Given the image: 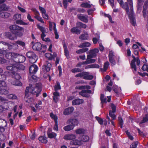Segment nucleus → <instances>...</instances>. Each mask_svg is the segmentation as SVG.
<instances>
[{
  "instance_id": "43",
  "label": "nucleus",
  "mask_w": 148,
  "mask_h": 148,
  "mask_svg": "<svg viewBox=\"0 0 148 148\" xmlns=\"http://www.w3.org/2000/svg\"><path fill=\"white\" fill-rule=\"evenodd\" d=\"M148 121V114H146L143 118V119L140 123V125L142 123H145Z\"/></svg>"
},
{
  "instance_id": "37",
  "label": "nucleus",
  "mask_w": 148,
  "mask_h": 148,
  "mask_svg": "<svg viewBox=\"0 0 148 148\" xmlns=\"http://www.w3.org/2000/svg\"><path fill=\"white\" fill-rule=\"evenodd\" d=\"M54 90L55 92H57L58 90L61 89V86L59 82L57 81L56 84L54 86Z\"/></svg>"
},
{
  "instance_id": "50",
  "label": "nucleus",
  "mask_w": 148,
  "mask_h": 148,
  "mask_svg": "<svg viewBox=\"0 0 148 148\" xmlns=\"http://www.w3.org/2000/svg\"><path fill=\"white\" fill-rule=\"evenodd\" d=\"M100 98L102 104H103L104 103H106V98H105L103 95L102 94H101Z\"/></svg>"
},
{
  "instance_id": "34",
  "label": "nucleus",
  "mask_w": 148,
  "mask_h": 148,
  "mask_svg": "<svg viewBox=\"0 0 148 148\" xmlns=\"http://www.w3.org/2000/svg\"><path fill=\"white\" fill-rule=\"evenodd\" d=\"M75 132L77 134H81L85 133L86 131L84 129H79L75 130Z\"/></svg>"
},
{
  "instance_id": "21",
  "label": "nucleus",
  "mask_w": 148,
  "mask_h": 148,
  "mask_svg": "<svg viewBox=\"0 0 148 148\" xmlns=\"http://www.w3.org/2000/svg\"><path fill=\"white\" fill-rule=\"evenodd\" d=\"M5 10H0V16L4 18H7L10 16V14L5 12Z\"/></svg>"
},
{
  "instance_id": "16",
  "label": "nucleus",
  "mask_w": 148,
  "mask_h": 148,
  "mask_svg": "<svg viewBox=\"0 0 148 148\" xmlns=\"http://www.w3.org/2000/svg\"><path fill=\"white\" fill-rule=\"evenodd\" d=\"M76 136L73 134H67L65 135L64 137V138L66 140H71L75 138Z\"/></svg>"
},
{
  "instance_id": "19",
  "label": "nucleus",
  "mask_w": 148,
  "mask_h": 148,
  "mask_svg": "<svg viewBox=\"0 0 148 148\" xmlns=\"http://www.w3.org/2000/svg\"><path fill=\"white\" fill-rule=\"evenodd\" d=\"M11 64L15 65L16 67V68H15V70H18V69L23 70L25 69V67L24 66L21 64L18 63L16 62H14L13 63H12Z\"/></svg>"
},
{
  "instance_id": "1",
  "label": "nucleus",
  "mask_w": 148,
  "mask_h": 148,
  "mask_svg": "<svg viewBox=\"0 0 148 148\" xmlns=\"http://www.w3.org/2000/svg\"><path fill=\"white\" fill-rule=\"evenodd\" d=\"M41 84L40 83H38L36 85H29V87L26 88L25 90V95L27 96L28 92L36 95L37 97L41 92Z\"/></svg>"
},
{
  "instance_id": "10",
  "label": "nucleus",
  "mask_w": 148,
  "mask_h": 148,
  "mask_svg": "<svg viewBox=\"0 0 148 148\" xmlns=\"http://www.w3.org/2000/svg\"><path fill=\"white\" fill-rule=\"evenodd\" d=\"M120 6L123 8L125 9H128L130 8V6L129 4V6H128L127 3L126 2L124 3L122 0H117Z\"/></svg>"
},
{
  "instance_id": "23",
  "label": "nucleus",
  "mask_w": 148,
  "mask_h": 148,
  "mask_svg": "<svg viewBox=\"0 0 148 148\" xmlns=\"http://www.w3.org/2000/svg\"><path fill=\"white\" fill-rule=\"evenodd\" d=\"M14 62H15L13 61L12 60H11L10 61V65L7 66L6 67L7 70H15V68H16L15 65L11 64L12 63H14Z\"/></svg>"
},
{
  "instance_id": "18",
  "label": "nucleus",
  "mask_w": 148,
  "mask_h": 148,
  "mask_svg": "<svg viewBox=\"0 0 148 148\" xmlns=\"http://www.w3.org/2000/svg\"><path fill=\"white\" fill-rule=\"evenodd\" d=\"M91 56L90 55L87 56V59L86 61L84 62V63H86V64L94 63L95 61V59H91L92 58L94 57Z\"/></svg>"
},
{
  "instance_id": "31",
  "label": "nucleus",
  "mask_w": 148,
  "mask_h": 148,
  "mask_svg": "<svg viewBox=\"0 0 148 148\" xmlns=\"http://www.w3.org/2000/svg\"><path fill=\"white\" fill-rule=\"evenodd\" d=\"M47 32H42V34H41V38L42 39V40L43 41H45L46 42H48L50 41V40L49 38H45V37L46 36V35L45 34L46 33H47Z\"/></svg>"
},
{
  "instance_id": "27",
  "label": "nucleus",
  "mask_w": 148,
  "mask_h": 148,
  "mask_svg": "<svg viewBox=\"0 0 148 148\" xmlns=\"http://www.w3.org/2000/svg\"><path fill=\"white\" fill-rule=\"evenodd\" d=\"M70 144L71 145H79L82 144V141L81 140L75 139L71 141Z\"/></svg>"
},
{
  "instance_id": "14",
  "label": "nucleus",
  "mask_w": 148,
  "mask_h": 148,
  "mask_svg": "<svg viewBox=\"0 0 148 148\" xmlns=\"http://www.w3.org/2000/svg\"><path fill=\"white\" fill-rule=\"evenodd\" d=\"M42 45L39 42L35 43L33 46V49L35 50L40 51L42 49Z\"/></svg>"
},
{
  "instance_id": "3",
  "label": "nucleus",
  "mask_w": 148,
  "mask_h": 148,
  "mask_svg": "<svg viewBox=\"0 0 148 148\" xmlns=\"http://www.w3.org/2000/svg\"><path fill=\"white\" fill-rule=\"evenodd\" d=\"M90 86H77L75 87L76 89H86L82 90L81 92H79V93L80 95L86 97H88L89 96V94L91 93V91L90 90H88V89H90Z\"/></svg>"
},
{
  "instance_id": "57",
  "label": "nucleus",
  "mask_w": 148,
  "mask_h": 148,
  "mask_svg": "<svg viewBox=\"0 0 148 148\" xmlns=\"http://www.w3.org/2000/svg\"><path fill=\"white\" fill-rule=\"evenodd\" d=\"M89 139V137L88 136L85 135L82 136V140L83 141L86 142L88 141Z\"/></svg>"
},
{
  "instance_id": "25",
  "label": "nucleus",
  "mask_w": 148,
  "mask_h": 148,
  "mask_svg": "<svg viewBox=\"0 0 148 148\" xmlns=\"http://www.w3.org/2000/svg\"><path fill=\"white\" fill-rule=\"evenodd\" d=\"M99 50L98 49H95L92 50H91L90 51V54L88 55L91 56L95 57L96 56V53H98Z\"/></svg>"
},
{
  "instance_id": "61",
  "label": "nucleus",
  "mask_w": 148,
  "mask_h": 148,
  "mask_svg": "<svg viewBox=\"0 0 148 148\" xmlns=\"http://www.w3.org/2000/svg\"><path fill=\"white\" fill-rule=\"evenodd\" d=\"M118 118L120 127L121 128H122L123 124V121L121 117H119Z\"/></svg>"
},
{
  "instance_id": "47",
  "label": "nucleus",
  "mask_w": 148,
  "mask_h": 148,
  "mask_svg": "<svg viewBox=\"0 0 148 148\" xmlns=\"http://www.w3.org/2000/svg\"><path fill=\"white\" fill-rule=\"evenodd\" d=\"M50 116L52 119H54L55 124L57 125L58 124V118L56 116L54 115L52 113H51L50 114Z\"/></svg>"
},
{
  "instance_id": "36",
  "label": "nucleus",
  "mask_w": 148,
  "mask_h": 148,
  "mask_svg": "<svg viewBox=\"0 0 148 148\" xmlns=\"http://www.w3.org/2000/svg\"><path fill=\"white\" fill-rule=\"evenodd\" d=\"M71 31L72 32L75 33L77 34H79L80 33V31L77 27H74L71 28Z\"/></svg>"
},
{
  "instance_id": "46",
  "label": "nucleus",
  "mask_w": 148,
  "mask_h": 148,
  "mask_svg": "<svg viewBox=\"0 0 148 148\" xmlns=\"http://www.w3.org/2000/svg\"><path fill=\"white\" fill-rule=\"evenodd\" d=\"M88 50V49L87 48H83L76 51V53L78 54H80L84 52L87 51Z\"/></svg>"
},
{
  "instance_id": "8",
  "label": "nucleus",
  "mask_w": 148,
  "mask_h": 148,
  "mask_svg": "<svg viewBox=\"0 0 148 148\" xmlns=\"http://www.w3.org/2000/svg\"><path fill=\"white\" fill-rule=\"evenodd\" d=\"M0 93L2 94H6L8 93V91L5 89L6 84L5 82L2 80L0 83Z\"/></svg>"
},
{
  "instance_id": "5",
  "label": "nucleus",
  "mask_w": 148,
  "mask_h": 148,
  "mask_svg": "<svg viewBox=\"0 0 148 148\" xmlns=\"http://www.w3.org/2000/svg\"><path fill=\"white\" fill-rule=\"evenodd\" d=\"M10 28L11 30H17L20 31L16 32L15 34L16 35L18 36H21L23 35V33L22 32H24V28L21 27L19 26L16 25H14L10 26Z\"/></svg>"
},
{
  "instance_id": "54",
  "label": "nucleus",
  "mask_w": 148,
  "mask_h": 148,
  "mask_svg": "<svg viewBox=\"0 0 148 148\" xmlns=\"http://www.w3.org/2000/svg\"><path fill=\"white\" fill-rule=\"evenodd\" d=\"M6 62V60L4 58L3 55L0 53V63H3Z\"/></svg>"
},
{
  "instance_id": "41",
  "label": "nucleus",
  "mask_w": 148,
  "mask_h": 148,
  "mask_svg": "<svg viewBox=\"0 0 148 148\" xmlns=\"http://www.w3.org/2000/svg\"><path fill=\"white\" fill-rule=\"evenodd\" d=\"M47 135L49 138H55L57 134L56 133L54 132H47Z\"/></svg>"
},
{
  "instance_id": "64",
  "label": "nucleus",
  "mask_w": 148,
  "mask_h": 148,
  "mask_svg": "<svg viewBox=\"0 0 148 148\" xmlns=\"http://www.w3.org/2000/svg\"><path fill=\"white\" fill-rule=\"evenodd\" d=\"M148 8V0L145 1L143 6V9H147Z\"/></svg>"
},
{
  "instance_id": "60",
  "label": "nucleus",
  "mask_w": 148,
  "mask_h": 148,
  "mask_svg": "<svg viewBox=\"0 0 148 148\" xmlns=\"http://www.w3.org/2000/svg\"><path fill=\"white\" fill-rule=\"evenodd\" d=\"M142 69L144 71L148 72V65L147 64H144L142 67Z\"/></svg>"
},
{
  "instance_id": "56",
  "label": "nucleus",
  "mask_w": 148,
  "mask_h": 148,
  "mask_svg": "<svg viewBox=\"0 0 148 148\" xmlns=\"http://www.w3.org/2000/svg\"><path fill=\"white\" fill-rule=\"evenodd\" d=\"M109 66V63L108 62H107L105 63L104 65V67L103 71H106L108 68Z\"/></svg>"
},
{
  "instance_id": "4",
  "label": "nucleus",
  "mask_w": 148,
  "mask_h": 148,
  "mask_svg": "<svg viewBox=\"0 0 148 148\" xmlns=\"http://www.w3.org/2000/svg\"><path fill=\"white\" fill-rule=\"evenodd\" d=\"M38 67L37 65L35 64L32 65L29 68V78L31 81L36 80V77L34 75L35 74L38 70Z\"/></svg>"
},
{
  "instance_id": "62",
  "label": "nucleus",
  "mask_w": 148,
  "mask_h": 148,
  "mask_svg": "<svg viewBox=\"0 0 148 148\" xmlns=\"http://www.w3.org/2000/svg\"><path fill=\"white\" fill-rule=\"evenodd\" d=\"M85 79L90 80L92 79L93 78V76L89 74V73L88 72L87 77H85Z\"/></svg>"
},
{
  "instance_id": "58",
  "label": "nucleus",
  "mask_w": 148,
  "mask_h": 148,
  "mask_svg": "<svg viewBox=\"0 0 148 148\" xmlns=\"http://www.w3.org/2000/svg\"><path fill=\"white\" fill-rule=\"evenodd\" d=\"M12 53H7L5 55V57L7 58L10 60L12 59Z\"/></svg>"
},
{
  "instance_id": "38",
  "label": "nucleus",
  "mask_w": 148,
  "mask_h": 148,
  "mask_svg": "<svg viewBox=\"0 0 148 148\" xmlns=\"http://www.w3.org/2000/svg\"><path fill=\"white\" fill-rule=\"evenodd\" d=\"M113 90L117 94L121 92V88H118L117 86H114L113 87Z\"/></svg>"
},
{
  "instance_id": "2",
  "label": "nucleus",
  "mask_w": 148,
  "mask_h": 148,
  "mask_svg": "<svg viewBox=\"0 0 148 148\" xmlns=\"http://www.w3.org/2000/svg\"><path fill=\"white\" fill-rule=\"evenodd\" d=\"M12 73L13 77L11 79L9 80V82L14 85L21 86L22 83L18 80L21 77L20 75L16 72H14Z\"/></svg>"
},
{
  "instance_id": "12",
  "label": "nucleus",
  "mask_w": 148,
  "mask_h": 148,
  "mask_svg": "<svg viewBox=\"0 0 148 148\" xmlns=\"http://www.w3.org/2000/svg\"><path fill=\"white\" fill-rule=\"evenodd\" d=\"M74 108L73 107H71L65 109L63 113L65 115H68L71 114L74 111Z\"/></svg>"
},
{
  "instance_id": "24",
  "label": "nucleus",
  "mask_w": 148,
  "mask_h": 148,
  "mask_svg": "<svg viewBox=\"0 0 148 148\" xmlns=\"http://www.w3.org/2000/svg\"><path fill=\"white\" fill-rule=\"evenodd\" d=\"M81 6L82 7L86 8H91L92 9H95V8H94V6L92 5H90L88 4L87 3H83L81 4Z\"/></svg>"
},
{
  "instance_id": "59",
  "label": "nucleus",
  "mask_w": 148,
  "mask_h": 148,
  "mask_svg": "<svg viewBox=\"0 0 148 148\" xmlns=\"http://www.w3.org/2000/svg\"><path fill=\"white\" fill-rule=\"evenodd\" d=\"M35 17L39 21L41 22V23H44V22L43 21L42 18L39 16L38 15H36L35 16Z\"/></svg>"
},
{
  "instance_id": "48",
  "label": "nucleus",
  "mask_w": 148,
  "mask_h": 148,
  "mask_svg": "<svg viewBox=\"0 0 148 148\" xmlns=\"http://www.w3.org/2000/svg\"><path fill=\"white\" fill-rule=\"evenodd\" d=\"M19 62L20 63H23L25 60V56L22 55H19L18 56Z\"/></svg>"
},
{
  "instance_id": "9",
  "label": "nucleus",
  "mask_w": 148,
  "mask_h": 148,
  "mask_svg": "<svg viewBox=\"0 0 148 148\" xmlns=\"http://www.w3.org/2000/svg\"><path fill=\"white\" fill-rule=\"evenodd\" d=\"M67 123L68 124L71 123V125L72 126H73V127L74 128L75 126L78 125V121L76 119H70L67 121Z\"/></svg>"
},
{
  "instance_id": "6",
  "label": "nucleus",
  "mask_w": 148,
  "mask_h": 148,
  "mask_svg": "<svg viewBox=\"0 0 148 148\" xmlns=\"http://www.w3.org/2000/svg\"><path fill=\"white\" fill-rule=\"evenodd\" d=\"M129 17L130 21L132 25L135 26L136 25V23L135 17V15L133 10H127L126 11Z\"/></svg>"
},
{
  "instance_id": "13",
  "label": "nucleus",
  "mask_w": 148,
  "mask_h": 148,
  "mask_svg": "<svg viewBox=\"0 0 148 148\" xmlns=\"http://www.w3.org/2000/svg\"><path fill=\"white\" fill-rule=\"evenodd\" d=\"M132 57L133 58V59L131 62V67L132 69H133V71L134 73H135V72H136V68L135 65L136 58L135 56L133 55H132Z\"/></svg>"
},
{
  "instance_id": "40",
  "label": "nucleus",
  "mask_w": 148,
  "mask_h": 148,
  "mask_svg": "<svg viewBox=\"0 0 148 148\" xmlns=\"http://www.w3.org/2000/svg\"><path fill=\"white\" fill-rule=\"evenodd\" d=\"M43 17L46 19H48V16L46 13L45 10H40Z\"/></svg>"
},
{
  "instance_id": "28",
  "label": "nucleus",
  "mask_w": 148,
  "mask_h": 148,
  "mask_svg": "<svg viewBox=\"0 0 148 148\" xmlns=\"http://www.w3.org/2000/svg\"><path fill=\"white\" fill-rule=\"evenodd\" d=\"M45 56V57L47 58L48 59L51 60L56 57V55L55 53H53V55H52L51 53H46Z\"/></svg>"
},
{
  "instance_id": "26",
  "label": "nucleus",
  "mask_w": 148,
  "mask_h": 148,
  "mask_svg": "<svg viewBox=\"0 0 148 148\" xmlns=\"http://www.w3.org/2000/svg\"><path fill=\"white\" fill-rule=\"evenodd\" d=\"M53 99L55 102H57L58 100L59 97L60 96L59 93L57 92H55L53 93Z\"/></svg>"
},
{
  "instance_id": "45",
  "label": "nucleus",
  "mask_w": 148,
  "mask_h": 148,
  "mask_svg": "<svg viewBox=\"0 0 148 148\" xmlns=\"http://www.w3.org/2000/svg\"><path fill=\"white\" fill-rule=\"evenodd\" d=\"M64 48L65 55L66 57L68 58H69V52L67 50L66 46L65 45H64Z\"/></svg>"
},
{
  "instance_id": "35",
  "label": "nucleus",
  "mask_w": 148,
  "mask_h": 148,
  "mask_svg": "<svg viewBox=\"0 0 148 148\" xmlns=\"http://www.w3.org/2000/svg\"><path fill=\"white\" fill-rule=\"evenodd\" d=\"M91 44L89 42H85L82 43L79 45V47L80 48H83L84 47H88L90 46Z\"/></svg>"
},
{
  "instance_id": "7",
  "label": "nucleus",
  "mask_w": 148,
  "mask_h": 148,
  "mask_svg": "<svg viewBox=\"0 0 148 148\" xmlns=\"http://www.w3.org/2000/svg\"><path fill=\"white\" fill-rule=\"evenodd\" d=\"M13 18L16 20V23L17 24L22 25H27L28 24V23H25L21 20V16L20 14H15Z\"/></svg>"
},
{
  "instance_id": "32",
  "label": "nucleus",
  "mask_w": 148,
  "mask_h": 148,
  "mask_svg": "<svg viewBox=\"0 0 148 148\" xmlns=\"http://www.w3.org/2000/svg\"><path fill=\"white\" fill-rule=\"evenodd\" d=\"M38 57L36 55L33 56L31 58H30L29 60L30 62L32 63H34L37 61Z\"/></svg>"
},
{
  "instance_id": "15",
  "label": "nucleus",
  "mask_w": 148,
  "mask_h": 148,
  "mask_svg": "<svg viewBox=\"0 0 148 148\" xmlns=\"http://www.w3.org/2000/svg\"><path fill=\"white\" fill-rule=\"evenodd\" d=\"M77 16L78 18L81 21L85 23L88 22V16H84L82 14H78Z\"/></svg>"
},
{
  "instance_id": "51",
  "label": "nucleus",
  "mask_w": 148,
  "mask_h": 148,
  "mask_svg": "<svg viewBox=\"0 0 148 148\" xmlns=\"http://www.w3.org/2000/svg\"><path fill=\"white\" fill-rule=\"evenodd\" d=\"M115 112L111 110L109 111V115L113 120L115 119L116 117V115L114 114Z\"/></svg>"
},
{
  "instance_id": "20",
  "label": "nucleus",
  "mask_w": 148,
  "mask_h": 148,
  "mask_svg": "<svg viewBox=\"0 0 148 148\" xmlns=\"http://www.w3.org/2000/svg\"><path fill=\"white\" fill-rule=\"evenodd\" d=\"M84 102L83 99H76L73 100L72 101V104L73 105H79L83 103Z\"/></svg>"
},
{
  "instance_id": "44",
  "label": "nucleus",
  "mask_w": 148,
  "mask_h": 148,
  "mask_svg": "<svg viewBox=\"0 0 148 148\" xmlns=\"http://www.w3.org/2000/svg\"><path fill=\"white\" fill-rule=\"evenodd\" d=\"M54 24L53 30L55 35V38L57 39L59 38V35L57 32V29L56 28V24L55 23H53Z\"/></svg>"
},
{
  "instance_id": "63",
  "label": "nucleus",
  "mask_w": 148,
  "mask_h": 148,
  "mask_svg": "<svg viewBox=\"0 0 148 148\" xmlns=\"http://www.w3.org/2000/svg\"><path fill=\"white\" fill-rule=\"evenodd\" d=\"M138 143L137 142L133 143L130 145V148H136L137 146Z\"/></svg>"
},
{
  "instance_id": "17",
  "label": "nucleus",
  "mask_w": 148,
  "mask_h": 148,
  "mask_svg": "<svg viewBox=\"0 0 148 148\" xmlns=\"http://www.w3.org/2000/svg\"><path fill=\"white\" fill-rule=\"evenodd\" d=\"M3 34L4 35V38L6 37H8L11 40H14L16 39V37L14 36V35H11L9 32L5 33Z\"/></svg>"
},
{
  "instance_id": "29",
  "label": "nucleus",
  "mask_w": 148,
  "mask_h": 148,
  "mask_svg": "<svg viewBox=\"0 0 148 148\" xmlns=\"http://www.w3.org/2000/svg\"><path fill=\"white\" fill-rule=\"evenodd\" d=\"M5 1V0H0V4H1L0 6L1 9H8V7L5 4L2 3H3Z\"/></svg>"
},
{
  "instance_id": "55",
  "label": "nucleus",
  "mask_w": 148,
  "mask_h": 148,
  "mask_svg": "<svg viewBox=\"0 0 148 148\" xmlns=\"http://www.w3.org/2000/svg\"><path fill=\"white\" fill-rule=\"evenodd\" d=\"M26 55L27 57L30 58H31L32 57H33V56H34L36 55L33 52H27L26 53Z\"/></svg>"
},
{
  "instance_id": "39",
  "label": "nucleus",
  "mask_w": 148,
  "mask_h": 148,
  "mask_svg": "<svg viewBox=\"0 0 148 148\" xmlns=\"http://www.w3.org/2000/svg\"><path fill=\"white\" fill-rule=\"evenodd\" d=\"M88 38V35L87 33L81 35L79 37L81 40H87Z\"/></svg>"
},
{
  "instance_id": "33",
  "label": "nucleus",
  "mask_w": 148,
  "mask_h": 148,
  "mask_svg": "<svg viewBox=\"0 0 148 148\" xmlns=\"http://www.w3.org/2000/svg\"><path fill=\"white\" fill-rule=\"evenodd\" d=\"M100 14L101 15V16H103L105 17H108L110 21V22L112 23H114V21H112L111 16L110 15H109L108 14H106L103 12H102V11L101 12Z\"/></svg>"
},
{
  "instance_id": "42",
  "label": "nucleus",
  "mask_w": 148,
  "mask_h": 148,
  "mask_svg": "<svg viewBox=\"0 0 148 148\" xmlns=\"http://www.w3.org/2000/svg\"><path fill=\"white\" fill-rule=\"evenodd\" d=\"M37 27L42 32V33L48 32V31L44 27L40 26L39 24H37Z\"/></svg>"
},
{
  "instance_id": "53",
  "label": "nucleus",
  "mask_w": 148,
  "mask_h": 148,
  "mask_svg": "<svg viewBox=\"0 0 148 148\" xmlns=\"http://www.w3.org/2000/svg\"><path fill=\"white\" fill-rule=\"evenodd\" d=\"M8 98L12 99H15L17 98L16 95L13 94H10L8 96Z\"/></svg>"
},
{
  "instance_id": "11",
  "label": "nucleus",
  "mask_w": 148,
  "mask_h": 148,
  "mask_svg": "<svg viewBox=\"0 0 148 148\" xmlns=\"http://www.w3.org/2000/svg\"><path fill=\"white\" fill-rule=\"evenodd\" d=\"M4 50L6 47H7L8 49H11L12 47L10 44L3 41L0 42V50H4Z\"/></svg>"
},
{
  "instance_id": "49",
  "label": "nucleus",
  "mask_w": 148,
  "mask_h": 148,
  "mask_svg": "<svg viewBox=\"0 0 148 148\" xmlns=\"http://www.w3.org/2000/svg\"><path fill=\"white\" fill-rule=\"evenodd\" d=\"M143 15L144 18H147L148 21V10H143Z\"/></svg>"
},
{
  "instance_id": "30",
  "label": "nucleus",
  "mask_w": 148,
  "mask_h": 148,
  "mask_svg": "<svg viewBox=\"0 0 148 148\" xmlns=\"http://www.w3.org/2000/svg\"><path fill=\"white\" fill-rule=\"evenodd\" d=\"M73 126H72L70 124L64 126L63 128V129L65 131H69L73 130Z\"/></svg>"
},
{
  "instance_id": "22",
  "label": "nucleus",
  "mask_w": 148,
  "mask_h": 148,
  "mask_svg": "<svg viewBox=\"0 0 148 148\" xmlns=\"http://www.w3.org/2000/svg\"><path fill=\"white\" fill-rule=\"evenodd\" d=\"M51 67V64L49 63H47L42 66L43 71L45 72L49 71L50 70Z\"/></svg>"
},
{
  "instance_id": "52",
  "label": "nucleus",
  "mask_w": 148,
  "mask_h": 148,
  "mask_svg": "<svg viewBox=\"0 0 148 148\" xmlns=\"http://www.w3.org/2000/svg\"><path fill=\"white\" fill-rule=\"evenodd\" d=\"M39 140L42 143H46L47 141L46 138L43 136L40 137L39 138Z\"/></svg>"
}]
</instances>
